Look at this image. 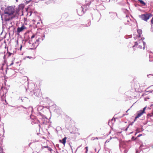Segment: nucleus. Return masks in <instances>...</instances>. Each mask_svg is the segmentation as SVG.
<instances>
[{
    "instance_id": "obj_1",
    "label": "nucleus",
    "mask_w": 153,
    "mask_h": 153,
    "mask_svg": "<svg viewBox=\"0 0 153 153\" xmlns=\"http://www.w3.org/2000/svg\"><path fill=\"white\" fill-rule=\"evenodd\" d=\"M19 10H15L13 6H8L4 10V19L5 21H8L17 16Z\"/></svg>"
},
{
    "instance_id": "obj_2",
    "label": "nucleus",
    "mask_w": 153,
    "mask_h": 153,
    "mask_svg": "<svg viewBox=\"0 0 153 153\" xmlns=\"http://www.w3.org/2000/svg\"><path fill=\"white\" fill-rule=\"evenodd\" d=\"M137 31L138 35H134V37L135 39H137L139 41H140L139 42L140 44L139 45L137 42H135L134 45H133V47H134L138 45L139 47L140 48H142V46L143 45L144 46V42L143 41V40L144 39V38L141 37L142 31L141 30H138Z\"/></svg>"
},
{
    "instance_id": "obj_3",
    "label": "nucleus",
    "mask_w": 153,
    "mask_h": 153,
    "mask_svg": "<svg viewBox=\"0 0 153 153\" xmlns=\"http://www.w3.org/2000/svg\"><path fill=\"white\" fill-rule=\"evenodd\" d=\"M41 37H37V34H34L31 37L30 40L29 41V43L32 44V49H35L39 44V40Z\"/></svg>"
},
{
    "instance_id": "obj_4",
    "label": "nucleus",
    "mask_w": 153,
    "mask_h": 153,
    "mask_svg": "<svg viewBox=\"0 0 153 153\" xmlns=\"http://www.w3.org/2000/svg\"><path fill=\"white\" fill-rule=\"evenodd\" d=\"M152 16V14L150 13H146L141 15L140 17L143 20L147 22Z\"/></svg>"
},
{
    "instance_id": "obj_5",
    "label": "nucleus",
    "mask_w": 153,
    "mask_h": 153,
    "mask_svg": "<svg viewBox=\"0 0 153 153\" xmlns=\"http://www.w3.org/2000/svg\"><path fill=\"white\" fill-rule=\"evenodd\" d=\"M146 107H144L143 110H141L138 111V113L136 116L135 117V119L136 120L137 118H139L140 117L142 116L144 113H145V110L146 109Z\"/></svg>"
},
{
    "instance_id": "obj_6",
    "label": "nucleus",
    "mask_w": 153,
    "mask_h": 153,
    "mask_svg": "<svg viewBox=\"0 0 153 153\" xmlns=\"http://www.w3.org/2000/svg\"><path fill=\"white\" fill-rule=\"evenodd\" d=\"M27 29V27L24 24H23L21 27H18L17 28V32L18 33H20Z\"/></svg>"
},
{
    "instance_id": "obj_7",
    "label": "nucleus",
    "mask_w": 153,
    "mask_h": 153,
    "mask_svg": "<svg viewBox=\"0 0 153 153\" xmlns=\"http://www.w3.org/2000/svg\"><path fill=\"white\" fill-rule=\"evenodd\" d=\"M134 89L133 90V92H134L136 91L137 89H138L140 88V86L138 83H135L134 84Z\"/></svg>"
},
{
    "instance_id": "obj_8",
    "label": "nucleus",
    "mask_w": 153,
    "mask_h": 153,
    "mask_svg": "<svg viewBox=\"0 0 153 153\" xmlns=\"http://www.w3.org/2000/svg\"><path fill=\"white\" fill-rule=\"evenodd\" d=\"M67 139V137H65L62 140H60L59 141V142L62 143L64 145H65Z\"/></svg>"
},
{
    "instance_id": "obj_9",
    "label": "nucleus",
    "mask_w": 153,
    "mask_h": 153,
    "mask_svg": "<svg viewBox=\"0 0 153 153\" xmlns=\"http://www.w3.org/2000/svg\"><path fill=\"white\" fill-rule=\"evenodd\" d=\"M138 1L140 2L143 6H145L146 4V3L143 0H138Z\"/></svg>"
},
{
    "instance_id": "obj_10",
    "label": "nucleus",
    "mask_w": 153,
    "mask_h": 153,
    "mask_svg": "<svg viewBox=\"0 0 153 153\" xmlns=\"http://www.w3.org/2000/svg\"><path fill=\"white\" fill-rule=\"evenodd\" d=\"M153 115V113H152L151 114H148V116H149V117H152Z\"/></svg>"
},
{
    "instance_id": "obj_11",
    "label": "nucleus",
    "mask_w": 153,
    "mask_h": 153,
    "mask_svg": "<svg viewBox=\"0 0 153 153\" xmlns=\"http://www.w3.org/2000/svg\"><path fill=\"white\" fill-rule=\"evenodd\" d=\"M48 150H49V151H51L52 150V149H51V148L49 147L48 146Z\"/></svg>"
},
{
    "instance_id": "obj_12",
    "label": "nucleus",
    "mask_w": 153,
    "mask_h": 153,
    "mask_svg": "<svg viewBox=\"0 0 153 153\" xmlns=\"http://www.w3.org/2000/svg\"><path fill=\"white\" fill-rule=\"evenodd\" d=\"M7 53L8 54V56H10L12 54V53H10V52H7Z\"/></svg>"
},
{
    "instance_id": "obj_13",
    "label": "nucleus",
    "mask_w": 153,
    "mask_h": 153,
    "mask_svg": "<svg viewBox=\"0 0 153 153\" xmlns=\"http://www.w3.org/2000/svg\"><path fill=\"white\" fill-rule=\"evenodd\" d=\"M14 63V62L13 61H12L11 63L10 64L9 66H10L12 65Z\"/></svg>"
},
{
    "instance_id": "obj_14",
    "label": "nucleus",
    "mask_w": 153,
    "mask_h": 153,
    "mask_svg": "<svg viewBox=\"0 0 153 153\" xmlns=\"http://www.w3.org/2000/svg\"><path fill=\"white\" fill-rule=\"evenodd\" d=\"M81 7L82 8V10L83 11L84 10V8H85V5H83Z\"/></svg>"
},
{
    "instance_id": "obj_15",
    "label": "nucleus",
    "mask_w": 153,
    "mask_h": 153,
    "mask_svg": "<svg viewBox=\"0 0 153 153\" xmlns=\"http://www.w3.org/2000/svg\"><path fill=\"white\" fill-rule=\"evenodd\" d=\"M31 1V0H28V1H26V3L27 4H28V3H29V2H30Z\"/></svg>"
},
{
    "instance_id": "obj_16",
    "label": "nucleus",
    "mask_w": 153,
    "mask_h": 153,
    "mask_svg": "<svg viewBox=\"0 0 153 153\" xmlns=\"http://www.w3.org/2000/svg\"><path fill=\"white\" fill-rule=\"evenodd\" d=\"M48 146L47 145L46 146H42V148L43 149V148H48Z\"/></svg>"
},
{
    "instance_id": "obj_17",
    "label": "nucleus",
    "mask_w": 153,
    "mask_h": 153,
    "mask_svg": "<svg viewBox=\"0 0 153 153\" xmlns=\"http://www.w3.org/2000/svg\"><path fill=\"white\" fill-rule=\"evenodd\" d=\"M85 149H86V152H87L88 151V147H85Z\"/></svg>"
},
{
    "instance_id": "obj_18",
    "label": "nucleus",
    "mask_w": 153,
    "mask_h": 153,
    "mask_svg": "<svg viewBox=\"0 0 153 153\" xmlns=\"http://www.w3.org/2000/svg\"><path fill=\"white\" fill-rule=\"evenodd\" d=\"M22 44H21L20 45V51H21L22 50Z\"/></svg>"
},
{
    "instance_id": "obj_19",
    "label": "nucleus",
    "mask_w": 153,
    "mask_h": 153,
    "mask_svg": "<svg viewBox=\"0 0 153 153\" xmlns=\"http://www.w3.org/2000/svg\"><path fill=\"white\" fill-rule=\"evenodd\" d=\"M90 25V23L89 22L88 24V25H87V26H89Z\"/></svg>"
},
{
    "instance_id": "obj_20",
    "label": "nucleus",
    "mask_w": 153,
    "mask_h": 153,
    "mask_svg": "<svg viewBox=\"0 0 153 153\" xmlns=\"http://www.w3.org/2000/svg\"><path fill=\"white\" fill-rule=\"evenodd\" d=\"M141 136H142V134H139V135H138L137 137H140Z\"/></svg>"
},
{
    "instance_id": "obj_21",
    "label": "nucleus",
    "mask_w": 153,
    "mask_h": 153,
    "mask_svg": "<svg viewBox=\"0 0 153 153\" xmlns=\"http://www.w3.org/2000/svg\"><path fill=\"white\" fill-rule=\"evenodd\" d=\"M90 4H91V3H89L88 4V6H89V5H90Z\"/></svg>"
},
{
    "instance_id": "obj_22",
    "label": "nucleus",
    "mask_w": 153,
    "mask_h": 153,
    "mask_svg": "<svg viewBox=\"0 0 153 153\" xmlns=\"http://www.w3.org/2000/svg\"><path fill=\"white\" fill-rule=\"evenodd\" d=\"M129 109H128L126 111V112H128V111L129 110Z\"/></svg>"
},
{
    "instance_id": "obj_23",
    "label": "nucleus",
    "mask_w": 153,
    "mask_h": 153,
    "mask_svg": "<svg viewBox=\"0 0 153 153\" xmlns=\"http://www.w3.org/2000/svg\"><path fill=\"white\" fill-rule=\"evenodd\" d=\"M134 138V137H132V139H133Z\"/></svg>"
},
{
    "instance_id": "obj_24",
    "label": "nucleus",
    "mask_w": 153,
    "mask_h": 153,
    "mask_svg": "<svg viewBox=\"0 0 153 153\" xmlns=\"http://www.w3.org/2000/svg\"><path fill=\"white\" fill-rule=\"evenodd\" d=\"M76 129L77 131L78 130V129L77 128H76Z\"/></svg>"
},
{
    "instance_id": "obj_25",
    "label": "nucleus",
    "mask_w": 153,
    "mask_h": 153,
    "mask_svg": "<svg viewBox=\"0 0 153 153\" xmlns=\"http://www.w3.org/2000/svg\"><path fill=\"white\" fill-rule=\"evenodd\" d=\"M96 138L97 139H98V138L97 137H96Z\"/></svg>"
},
{
    "instance_id": "obj_26",
    "label": "nucleus",
    "mask_w": 153,
    "mask_h": 153,
    "mask_svg": "<svg viewBox=\"0 0 153 153\" xmlns=\"http://www.w3.org/2000/svg\"><path fill=\"white\" fill-rule=\"evenodd\" d=\"M152 91H153V90Z\"/></svg>"
}]
</instances>
